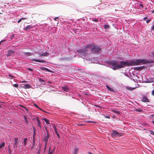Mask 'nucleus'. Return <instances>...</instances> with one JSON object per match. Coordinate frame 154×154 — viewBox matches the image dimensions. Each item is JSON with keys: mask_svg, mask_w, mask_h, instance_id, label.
I'll return each mask as SVG.
<instances>
[{"mask_svg": "<svg viewBox=\"0 0 154 154\" xmlns=\"http://www.w3.org/2000/svg\"><path fill=\"white\" fill-rule=\"evenodd\" d=\"M49 53L48 52H45L42 53L41 54H40V57H42V56H48L49 55Z\"/></svg>", "mask_w": 154, "mask_h": 154, "instance_id": "9d476101", "label": "nucleus"}, {"mask_svg": "<svg viewBox=\"0 0 154 154\" xmlns=\"http://www.w3.org/2000/svg\"><path fill=\"white\" fill-rule=\"evenodd\" d=\"M26 82V81H23L22 82V83H25V82Z\"/></svg>", "mask_w": 154, "mask_h": 154, "instance_id": "6e6d98bb", "label": "nucleus"}, {"mask_svg": "<svg viewBox=\"0 0 154 154\" xmlns=\"http://www.w3.org/2000/svg\"><path fill=\"white\" fill-rule=\"evenodd\" d=\"M23 118H24V119L25 120V121L26 122V123H28V120H27V119L26 117V116H23Z\"/></svg>", "mask_w": 154, "mask_h": 154, "instance_id": "393cba45", "label": "nucleus"}, {"mask_svg": "<svg viewBox=\"0 0 154 154\" xmlns=\"http://www.w3.org/2000/svg\"><path fill=\"white\" fill-rule=\"evenodd\" d=\"M136 110L139 112H141L142 111V110L141 109H136Z\"/></svg>", "mask_w": 154, "mask_h": 154, "instance_id": "ea45409f", "label": "nucleus"}, {"mask_svg": "<svg viewBox=\"0 0 154 154\" xmlns=\"http://www.w3.org/2000/svg\"><path fill=\"white\" fill-rule=\"evenodd\" d=\"M14 35H12L11 37V39H12V38H14Z\"/></svg>", "mask_w": 154, "mask_h": 154, "instance_id": "a19ab883", "label": "nucleus"}, {"mask_svg": "<svg viewBox=\"0 0 154 154\" xmlns=\"http://www.w3.org/2000/svg\"><path fill=\"white\" fill-rule=\"evenodd\" d=\"M142 101L144 102H149V100L145 96H143Z\"/></svg>", "mask_w": 154, "mask_h": 154, "instance_id": "423d86ee", "label": "nucleus"}, {"mask_svg": "<svg viewBox=\"0 0 154 154\" xmlns=\"http://www.w3.org/2000/svg\"><path fill=\"white\" fill-rule=\"evenodd\" d=\"M36 119L38 123V124H41L40 122L39 119V118L38 117H37L36 118Z\"/></svg>", "mask_w": 154, "mask_h": 154, "instance_id": "a878e982", "label": "nucleus"}, {"mask_svg": "<svg viewBox=\"0 0 154 154\" xmlns=\"http://www.w3.org/2000/svg\"><path fill=\"white\" fill-rule=\"evenodd\" d=\"M135 88H132L131 87H130V88H128V89L129 90H130V91H132V90H134V89Z\"/></svg>", "mask_w": 154, "mask_h": 154, "instance_id": "c85d7f7f", "label": "nucleus"}, {"mask_svg": "<svg viewBox=\"0 0 154 154\" xmlns=\"http://www.w3.org/2000/svg\"><path fill=\"white\" fill-rule=\"evenodd\" d=\"M62 89L63 91L65 92H68L69 91V89L67 86H65L62 87Z\"/></svg>", "mask_w": 154, "mask_h": 154, "instance_id": "1a4fd4ad", "label": "nucleus"}, {"mask_svg": "<svg viewBox=\"0 0 154 154\" xmlns=\"http://www.w3.org/2000/svg\"><path fill=\"white\" fill-rule=\"evenodd\" d=\"M34 129H35V128H34L33 129L34 130ZM34 131V134H33V140L35 139V131Z\"/></svg>", "mask_w": 154, "mask_h": 154, "instance_id": "c756f323", "label": "nucleus"}, {"mask_svg": "<svg viewBox=\"0 0 154 154\" xmlns=\"http://www.w3.org/2000/svg\"><path fill=\"white\" fill-rule=\"evenodd\" d=\"M18 138H14V141H15V144L14 145L15 147L17 148V143H18Z\"/></svg>", "mask_w": 154, "mask_h": 154, "instance_id": "9b49d317", "label": "nucleus"}, {"mask_svg": "<svg viewBox=\"0 0 154 154\" xmlns=\"http://www.w3.org/2000/svg\"><path fill=\"white\" fill-rule=\"evenodd\" d=\"M41 70H45L47 71H48V72H51L50 70L49 69H48L46 68L45 67L41 68Z\"/></svg>", "mask_w": 154, "mask_h": 154, "instance_id": "4468645a", "label": "nucleus"}, {"mask_svg": "<svg viewBox=\"0 0 154 154\" xmlns=\"http://www.w3.org/2000/svg\"><path fill=\"white\" fill-rule=\"evenodd\" d=\"M22 20L20 18V20H18V21L17 22V23H20L21 21Z\"/></svg>", "mask_w": 154, "mask_h": 154, "instance_id": "79ce46f5", "label": "nucleus"}, {"mask_svg": "<svg viewBox=\"0 0 154 154\" xmlns=\"http://www.w3.org/2000/svg\"><path fill=\"white\" fill-rule=\"evenodd\" d=\"M22 107H23L24 108H25L27 110V111H28V109H27L26 107H23V106H22Z\"/></svg>", "mask_w": 154, "mask_h": 154, "instance_id": "8fccbe9b", "label": "nucleus"}, {"mask_svg": "<svg viewBox=\"0 0 154 154\" xmlns=\"http://www.w3.org/2000/svg\"><path fill=\"white\" fill-rule=\"evenodd\" d=\"M39 81L40 82H44V80L42 79L41 78H40L39 79Z\"/></svg>", "mask_w": 154, "mask_h": 154, "instance_id": "72a5a7b5", "label": "nucleus"}, {"mask_svg": "<svg viewBox=\"0 0 154 154\" xmlns=\"http://www.w3.org/2000/svg\"><path fill=\"white\" fill-rule=\"evenodd\" d=\"M27 138H25L24 139L23 144L25 146L26 144V143H27L26 141H27Z\"/></svg>", "mask_w": 154, "mask_h": 154, "instance_id": "a211bd4d", "label": "nucleus"}, {"mask_svg": "<svg viewBox=\"0 0 154 154\" xmlns=\"http://www.w3.org/2000/svg\"><path fill=\"white\" fill-rule=\"evenodd\" d=\"M24 54L25 55L30 56L31 55V53L30 52H26Z\"/></svg>", "mask_w": 154, "mask_h": 154, "instance_id": "cd10ccee", "label": "nucleus"}, {"mask_svg": "<svg viewBox=\"0 0 154 154\" xmlns=\"http://www.w3.org/2000/svg\"><path fill=\"white\" fill-rule=\"evenodd\" d=\"M147 19V17H145L143 18L144 20H145Z\"/></svg>", "mask_w": 154, "mask_h": 154, "instance_id": "de8ad7c7", "label": "nucleus"}, {"mask_svg": "<svg viewBox=\"0 0 154 154\" xmlns=\"http://www.w3.org/2000/svg\"><path fill=\"white\" fill-rule=\"evenodd\" d=\"M122 134V133H119L117 131L113 130L111 134V136L113 138H116L121 136Z\"/></svg>", "mask_w": 154, "mask_h": 154, "instance_id": "39448f33", "label": "nucleus"}, {"mask_svg": "<svg viewBox=\"0 0 154 154\" xmlns=\"http://www.w3.org/2000/svg\"><path fill=\"white\" fill-rule=\"evenodd\" d=\"M21 19L22 20H26V18H21Z\"/></svg>", "mask_w": 154, "mask_h": 154, "instance_id": "09e8293b", "label": "nucleus"}, {"mask_svg": "<svg viewBox=\"0 0 154 154\" xmlns=\"http://www.w3.org/2000/svg\"><path fill=\"white\" fill-rule=\"evenodd\" d=\"M104 27L105 29H109V26L108 25L105 24L104 25Z\"/></svg>", "mask_w": 154, "mask_h": 154, "instance_id": "4be33fe9", "label": "nucleus"}, {"mask_svg": "<svg viewBox=\"0 0 154 154\" xmlns=\"http://www.w3.org/2000/svg\"><path fill=\"white\" fill-rule=\"evenodd\" d=\"M86 48H89L91 54L98 53L101 51V48L99 46L93 44L87 45Z\"/></svg>", "mask_w": 154, "mask_h": 154, "instance_id": "f03ea898", "label": "nucleus"}, {"mask_svg": "<svg viewBox=\"0 0 154 154\" xmlns=\"http://www.w3.org/2000/svg\"><path fill=\"white\" fill-rule=\"evenodd\" d=\"M53 128L54 129V131L55 132V133H57V129L56 127L55 126V125H53Z\"/></svg>", "mask_w": 154, "mask_h": 154, "instance_id": "aec40b11", "label": "nucleus"}, {"mask_svg": "<svg viewBox=\"0 0 154 154\" xmlns=\"http://www.w3.org/2000/svg\"><path fill=\"white\" fill-rule=\"evenodd\" d=\"M13 86L14 87H16V88H17L18 87V85L17 84H15L13 85Z\"/></svg>", "mask_w": 154, "mask_h": 154, "instance_id": "473e14b6", "label": "nucleus"}, {"mask_svg": "<svg viewBox=\"0 0 154 154\" xmlns=\"http://www.w3.org/2000/svg\"><path fill=\"white\" fill-rule=\"evenodd\" d=\"M5 146V143L3 142L2 144L0 143V149H1L2 147Z\"/></svg>", "mask_w": 154, "mask_h": 154, "instance_id": "6ab92c4d", "label": "nucleus"}, {"mask_svg": "<svg viewBox=\"0 0 154 154\" xmlns=\"http://www.w3.org/2000/svg\"><path fill=\"white\" fill-rule=\"evenodd\" d=\"M32 60L35 61V62H40V63H44V62H45V61L44 60H37V59H32Z\"/></svg>", "mask_w": 154, "mask_h": 154, "instance_id": "6e6552de", "label": "nucleus"}, {"mask_svg": "<svg viewBox=\"0 0 154 154\" xmlns=\"http://www.w3.org/2000/svg\"><path fill=\"white\" fill-rule=\"evenodd\" d=\"M2 107V106L1 105H0V108H1Z\"/></svg>", "mask_w": 154, "mask_h": 154, "instance_id": "680f3d73", "label": "nucleus"}, {"mask_svg": "<svg viewBox=\"0 0 154 154\" xmlns=\"http://www.w3.org/2000/svg\"><path fill=\"white\" fill-rule=\"evenodd\" d=\"M56 134H57V135L58 138H60V136H59V135L58 134V133H56Z\"/></svg>", "mask_w": 154, "mask_h": 154, "instance_id": "c03bdc74", "label": "nucleus"}, {"mask_svg": "<svg viewBox=\"0 0 154 154\" xmlns=\"http://www.w3.org/2000/svg\"><path fill=\"white\" fill-rule=\"evenodd\" d=\"M58 18H59V17H56L54 18V20H56L57 19H58Z\"/></svg>", "mask_w": 154, "mask_h": 154, "instance_id": "49530a36", "label": "nucleus"}, {"mask_svg": "<svg viewBox=\"0 0 154 154\" xmlns=\"http://www.w3.org/2000/svg\"><path fill=\"white\" fill-rule=\"evenodd\" d=\"M140 5L143 8V6L142 4H140Z\"/></svg>", "mask_w": 154, "mask_h": 154, "instance_id": "3c124183", "label": "nucleus"}, {"mask_svg": "<svg viewBox=\"0 0 154 154\" xmlns=\"http://www.w3.org/2000/svg\"><path fill=\"white\" fill-rule=\"evenodd\" d=\"M152 122L154 125V121H152Z\"/></svg>", "mask_w": 154, "mask_h": 154, "instance_id": "13d9d810", "label": "nucleus"}, {"mask_svg": "<svg viewBox=\"0 0 154 154\" xmlns=\"http://www.w3.org/2000/svg\"><path fill=\"white\" fill-rule=\"evenodd\" d=\"M31 87V86L29 84H26L24 85V88H29Z\"/></svg>", "mask_w": 154, "mask_h": 154, "instance_id": "ddd939ff", "label": "nucleus"}, {"mask_svg": "<svg viewBox=\"0 0 154 154\" xmlns=\"http://www.w3.org/2000/svg\"><path fill=\"white\" fill-rule=\"evenodd\" d=\"M154 62V61L146 59H137L135 60H132L129 62L126 61H120L119 65V69L122 68L125 66H132L138 65L140 64V63L145 64L146 63H151Z\"/></svg>", "mask_w": 154, "mask_h": 154, "instance_id": "f257e3e1", "label": "nucleus"}, {"mask_svg": "<svg viewBox=\"0 0 154 154\" xmlns=\"http://www.w3.org/2000/svg\"><path fill=\"white\" fill-rule=\"evenodd\" d=\"M43 120L45 121V122L47 124H49V121L48 120L46 119H44Z\"/></svg>", "mask_w": 154, "mask_h": 154, "instance_id": "b1692460", "label": "nucleus"}, {"mask_svg": "<svg viewBox=\"0 0 154 154\" xmlns=\"http://www.w3.org/2000/svg\"><path fill=\"white\" fill-rule=\"evenodd\" d=\"M50 148L49 149V154H52V152H50Z\"/></svg>", "mask_w": 154, "mask_h": 154, "instance_id": "37998d69", "label": "nucleus"}, {"mask_svg": "<svg viewBox=\"0 0 154 154\" xmlns=\"http://www.w3.org/2000/svg\"><path fill=\"white\" fill-rule=\"evenodd\" d=\"M152 94L154 96V89L152 90Z\"/></svg>", "mask_w": 154, "mask_h": 154, "instance_id": "4c0bfd02", "label": "nucleus"}, {"mask_svg": "<svg viewBox=\"0 0 154 154\" xmlns=\"http://www.w3.org/2000/svg\"><path fill=\"white\" fill-rule=\"evenodd\" d=\"M150 21V20H147L146 21V23H148L149 22V21Z\"/></svg>", "mask_w": 154, "mask_h": 154, "instance_id": "a18cd8bd", "label": "nucleus"}, {"mask_svg": "<svg viewBox=\"0 0 154 154\" xmlns=\"http://www.w3.org/2000/svg\"><path fill=\"white\" fill-rule=\"evenodd\" d=\"M151 134L154 135V131L152 130H149V131Z\"/></svg>", "mask_w": 154, "mask_h": 154, "instance_id": "7c9ffc66", "label": "nucleus"}, {"mask_svg": "<svg viewBox=\"0 0 154 154\" xmlns=\"http://www.w3.org/2000/svg\"><path fill=\"white\" fill-rule=\"evenodd\" d=\"M55 148H54L52 151H50V152H52V154H53V152H54L55 151Z\"/></svg>", "mask_w": 154, "mask_h": 154, "instance_id": "f704fd0d", "label": "nucleus"}, {"mask_svg": "<svg viewBox=\"0 0 154 154\" xmlns=\"http://www.w3.org/2000/svg\"><path fill=\"white\" fill-rule=\"evenodd\" d=\"M9 76H10L11 77L13 78V77L12 75H9Z\"/></svg>", "mask_w": 154, "mask_h": 154, "instance_id": "bf43d9fd", "label": "nucleus"}, {"mask_svg": "<svg viewBox=\"0 0 154 154\" xmlns=\"http://www.w3.org/2000/svg\"><path fill=\"white\" fill-rule=\"evenodd\" d=\"M2 42H3V41H1Z\"/></svg>", "mask_w": 154, "mask_h": 154, "instance_id": "0e129e2a", "label": "nucleus"}, {"mask_svg": "<svg viewBox=\"0 0 154 154\" xmlns=\"http://www.w3.org/2000/svg\"><path fill=\"white\" fill-rule=\"evenodd\" d=\"M154 29V25L152 27V29L153 30Z\"/></svg>", "mask_w": 154, "mask_h": 154, "instance_id": "603ef678", "label": "nucleus"}, {"mask_svg": "<svg viewBox=\"0 0 154 154\" xmlns=\"http://www.w3.org/2000/svg\"><path fill=\"white\" fill-rule=\"evenodd\" d=\"M78 152V149L77 147H75L74 149V154H77Z\"/></svg>", "mask_w": 154, "mask_h": 154, "instance_id": "5701e85b", "label": "nucleus"}, {"mask_svg": "<svg viewBox=\"0 0 154 154\" xmlns=\"http://www.w3.org/2000/svg\"><path fill=\"white\" fill-rule=\"evenodd\" d=\"M8 51V53L11 54V55L14 53V51L11 50H9Z\"/></svg>", "mask_w": 154, "mask_h": 154, "instance_id": "dca6fc26", "label": "nucleus"}, {"mask_svg": "<svg viewBox=\"0 0 154 154\" xmlns=\"http://www.w3.org/2000/svg\"><path fill=\"white\" fill-rule=\"evenodd\" d=\"M101 4V3H99V2H97V5H100V4Z\"/></svg>", "mask_w": 154, "mask_h": 154, "instance_id": "4d7b16f0", "label": "nucleus"}, {"mask_svg": "<svg viewBox=\"0 0 154 154\" xmlns=\"http://www.w3.org/2000/svg\"><path fill=\"white\" fill-rule=\"evenodd\" d=\"M143 69L142 67H136L134 69L136 70H141Z\"/></svg>", "mask_w": 154, "mask_h": 154, "instance_id": "f3484780", "label": "nucleus"}, {"mask_svg": "<svg viewBox=\"0 0 154 154\" xmlns=\"http://www.w3.org/2000/svg\"><path fill=\"white\" fill-rule=\"evenodd\" d=\"M11 55V54L9 53L8 52V53L7 54V57H9Z\"/></svg>", "mask_w": 154, "mask_h": 154, "instance_id": "e433bc0d", "label": "nucleus"}, {"mask_svg": "<svg viewBox=\"0 0 154 154\" xmlns=\"http://www.w3.org/2000/svg\"><path fill=\"white\" fill-rule=\"evenodd\" d=\"M34 106L36 107H37V108H38V109H39L44 111V112H45L41 108H40V107H39L38 106V105L35 104V103H34Z\"/></svg>", "mask_w": 154, "mask_h": 154, "instance_id": "412c9836", "label": "nucleus"}, {"mask_svg": "<svg viewBox=\"0 0 154 154\" xmlns=\"http://www.w3.org/2000/svg\"><path fill=\"white\" fill-rule=\"evenodd\" d=\"M153 3H154V1H153Z\"/></svg>", "mask_w": 154, "mask_h": 154, "instance_id": "69168bd1", "label": "nucleus"}, {"mask_svg": "<svg viewBox=\"0 0 154 154\" xmlns=\"http://www.w3.org/2000/svg\"><path fill=\"white\" fill-rule=\"evenodd\" d=\"M92 20L93 21H94L95 22H97L98 21V20L96 19H92Z\"/></svg>", "mask_w": 154, "mask_h": 154, "instance_id": "2f4dec72", "label": "nucleus"}, {"mask_svg": "<svg viewBox=\"0 0 154 154\" xmlns=\"http://www.w3.org/2000/svg\"><path fill=\"white\" fill-rule=\"evenodd\" d=\"M118 62L115 61H111L109 64L111 66V68L114 70L119 69Z\"/></svg>", "mask_w": 154, "mask_h": 154, "instance_id": "20e7f679", "label": "nucleus"}, {"mask_svg": "<svg viewBox=\"0 0 154 154\" xmlns=\"http://www.w3.org/2000/svg\"><path fill=\"white\" fill-rule=\"evenodd\" d=\"M87 47V45L85 46L84 49L77 50V52L83 57L89 56L91 53H88V51L89 50V48H86Z\"/></svg>", "mask_w": 154, "mask_h": 154, "instance_id": "7ed1b4c3", "label": "nucleus"}, {"mask_svg": "<svg viewBox=\"0 0 154 154\" xmlns=\"http://www.w3.org/2000/svg\"><path fill=\"white\" fill-rule=\"evenodd\" d=\"M152 13H154V11H152Z\"/></svg>", "mask_w": 154, "mask_h": 154, "instance_id": "052dcab7", "label": "nucleus"}, {"mask_svg": "<svg viewBox=\"0 0 154 154\" xmlns=\"http://www.w3.org/2000/svg\"><path fill=\"white\" fill-rule=\"evenodd\" d=\"M106 87L108 89V90L110 91L113 92L114 90L111 88L109 86L106 85Z\"/></svg>", "mask_w": 154, "mask_h": 154, "instance_id": "2eb2a0df", "label": "nucleus"}, {"mask_svg": "<svg viewBox=\"0 0 154 154\" xmlns=\"http://www.w3.org/2000/svg\"><path fill=\"white\" fill-rule=\"evenodd\" d=\"M150 116L151 117H154V114H152V115H151Z\"/></svg>", "mask_w": 154, "mask_h": 154, "instance_id": "5fc2aeb1", "label": "nucleus"}, {"mask_svg": "<svg viewBox=\"0 0 154 154\" xmlns=\"http://www.w3.org/2000/svg\"><path fill=\"white\" fill-rule=\"evenodd\" d=\"M101 1H102V0H100V2H101Z\"/></svg>", "mask_w": 154, "mask_h": 154, "instance_id": "e2e57ef3", "label": "nucleus"}, {"mask_svg": "<svg viewBox=\"0 0 154 154\" xmlns=\"http://www.w3.org/2000/svg\"><path fill=\"white\" fill-rule=\"evenodd\" d=\"M113 111L115 113H116L117 114H119V113H120V112L119 111H115V110H113Z\"/></svg>", "mask_w": 154, "mask_h": 154, "instance_id": "bb28decb", "label": "nucleus"}, {"mask_svg": "<svg viewBox=\"0 0 154 154\" xmlns=\"http://www.w3.org/2000/svg\"><path fill=\"white\" fill-rule=\"evenodd\" d=\"M46 131H47V136L44 138V140L46 142V143H47V142L48 141V139H49V134H48V130L47 129H45Z\"/></svg>", "mask_w": 154, "mask_h": 154, "instance_id": "0eeeda50", "label": "nucleus"}, {"mask_svg": "<svg viewBox=\"0 0 154 154\" xmlns=\"http://www.w3.org/2000/svg\"><path fill=\"white\" fill-rule=\"evenodd\" d=\"M2 14L1 13H0V14Z\"/></svg>", "mask_w": 154, "mask_h": 154, "instance_id": "338daca9", "label": "nucleus"}, {"mask_svg": "<svg viewBox=\"0 0 154 154\" xmlns=\"http://www.w3.org/2000/svg\"><path fill=\"white\" fill-rule=\"evenodd\" d=\"M88 122H90V123H95L94 122L91 121H88Z\"/></svg>", "mask_w": 154, "mask_h": 154, "instance_id": "864d4df0", "label": "nucleus"}, {"mask_svg": "<svg viewBox=\"0 0 154 154\" xmlns=\"http://www.w3.org/2000/svg\"><path fill=\"white\" fill-rule=\"evenodd\" d=\"M32 28V26L31 25H29L27 26L26 27L24 28V30H27L28 29H31Z\"/></svg>", "mask_w": 154, "mask_h": 154, "instance_id": "f8f14e48", "label": "nucleus"}, {"mask_svg": "<svg viewBox=\"0 0 154 154\" xmlns=\"http://www.w3.org/2000/svg\"><path fill=\"white\" fill-rule=\"evenodd\" d=\"M28 69L29 70L31 71H33V69H31V68H28Z\"/></svg>", "mask_w": 154, "mask_h": 154, "instance_id": "c9c22d12", "label": "nucleus"}, {"mask_svg": "<svg viewBox=\"0 0 154 154\" xmlns=\"http://www.w3.org/2000/svg\"><path fill=\"white\" fill-rule=\"evenodd\" d=\"M41 124H38V127L40 129L41 128Z\"/></svg>", "mask_w": 154, "mask_h": 154, "instance_id": "58836bf2", "label": "nucleus"}]
</instances>
